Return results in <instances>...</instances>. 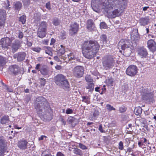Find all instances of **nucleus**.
<instances>
[{
    "label": "nucleus",
    "mask_w": 156,
    "mask_h": 156,
    "mask_svg": "<svg viewBox=\"0 0 156 156\" xmlns=\"http://www.w3.org/2000/svg\"><path fill=\"white\" fill-rule=\"evenodd\" d=\"M100 48L98 42L95 41H90L84 42L82 53L86 58L90 59L96 55Z\"/></svg>",
    "instance_id": "f257e3e1"
},
{
    "label": "nucleus",
    "mask_w": 156,
    "mask_h": 156,
    "mask_svg": "<svg viewBox=\"0 0 156 156\" xmlns=\"http://www.w3.org/2000/svg\"><path fill=\"white\" fill-rule=\"evenodd\" d=\"M35 104V108L37 110L38 114H41L43 115L46 114H49L48 112L49 109L48 104L45 98L41 97L37 99Z\"/></svg>",
    "instance_id": "f03ea898"
},
{
    "label": "nucleus",
    "mask_w": 156,
    "mask_h": 156,
    "mask_svg": "<svg viewBox=\"0 0 156 156\" xmlns=\"http://www.w3.org/2000/svg\"><path fill=\"white\" fill-rule=\"evenodd\" d=\"M118 47L124 50V54L126 56H129L132 52V46L129 41L127 40H121L119 43Z\"/></svg>",
    "instance_id": "7ed1b4c3"
},
{
    "label": "nucleus",
    "mask_w": 156,
    "mask_h": 156,
    "mask_svg": "<svg viewBox=\"0 0 156 156\" xmlns=\"http://www.w3.org/2000/svg\"><path fill=\"white\" fill-rule=\"evenodd\" d=\"M54 79L55 82L57 85L63 87H69V85L68 81L62 74H59L57 75L55 77Z\"/></svg>",
    "instance_id": "20e7f679"
},
{
    "label": "nucleus",
    "mask_w": 156,
    "mask_h": 156,
    "mask_svg": "<svg viewBox=\"0 0 156 156\" xmlns=\"http://www.w3.org/2000/svg\"><path fill=\"white\" fill-rule=\"evenodd\" d=\"M103 65L106 69H108L114 65L115 61L112 56H107L103 59Z\"/></svg>",
    "instance_id": "39448f33"
},
{
    "label": "nucleus",
    "mask_w": 156,
    "mask_h": 156,
    "mask_svg": "<svg viewBox=\"0 0 156 156\" xmlns=\"http://www.w3.org/2000/svg\"><path fill=\"white\" fill-rule=\"evenodd\" d=\"M138 72V69L135 65H130L126 69V73L127 75L130 76H135Z\"/></svg>",
    "instance_id": "423d86ee"
},
{
    "label": "nucleus",
    "mask_w": 156,
    "mask_h": 156,
    "mask_svg": "<svg viewBox=\"0 0 156 156\" xmlns=\"http://www.w3.org/2000/svg\"><path fill=\"white\" fill-rule=\"evenodd\" d=\"M9 69L11 72L15 75L22 74L23 73V68L20 67L16 65L10 66Z\"/></svg>",
    "instance_id": "0eeeda50"
},
{
    "label": "nucleus",
    "mask_w": 156,
    "mask_h": 156,
    "mask_svg": "<svg viewBox=\"0 0 156 156\" xmlns=\"http://www.w3.org/2000/svg\"><path fill=\"white\" fill-rule=\"evenodd\" d=\"M105 15L108 18H114L119 16L123 12L122 10H106Z\"/></svg>",
    "instance_id": "6e6552de"
},
{
    "label": "nucleus",
    "mask_w": 156,
    "mask_h": 156,
    "mask_svg": "<svg viewBox=\"0 0 156 156\" xmlns=\"http://www.w3.org/2000/svg\"><path fill=\"white\" fill-rule=\"evenodd\" d=\"M73 74L74 76L78 77H82L84 73V69L81 66H77L73 69Z\"/></svg>",
    "instance_id": "1a4fd4ad"
},
{
    "label": "nucleus",
    "mask_w": 156,
    "mask_h": 156,
    "mask_svg": "<svg viewBox=\"0 0 156 156\" xmlns=\"http://www.w3.org/2000/svg\"><path fill=\"white\" fill-rule=\"evenodd\" d=\"M11 42L10 39L8 37L2 38L0 41V47L7 48L10 45Z\"/></svg>",
    "instance_id": "9d476101"
},
{
    "label": "nucleus",
    "mask_w": 156,
    "mask_h": 156,
    "mask_svg": "<svg viewBox=\"0 0 156 156\" xmlns=\"http://www.w3.org/2000/svg\"><path fill=\"white\" fill-rule=\"evenodd\" d=\"M79 25L76 23H72L70 26L69 33L71 35H73L76 34L78 30Z\"/></svg>",
    "instance_id": "9b49d317"
},
{
    "label": "nucleus",
    "mask_w": 156,
    "mask_h": 156,
    "mask_svg": "<svg viewBox=\"0 0 156 156\" xmlns=\"http://www.w3.org/2000/svg\"><path fill=\"white\" fill-rule=\"evenodd\" d=\"M147 47L152 52L156 51V43L152 39L148 40L147 42Z\"/></svg>",
    "instance_id": "f8f14e48"
},
{
    "label": "nucleus",
    "mask_w": 156,
    "mask_h": 156,
    "mask_svg": "<svg viewBox=\"0 0 156 156\" xmlns=\"http://www.w3.org/2000/svg\"><path fill=\"white\" fill-rule=\"evenodd\" d=\"M87 28L88 30L92 32L95 30L96 27L93 21L91 20H89L87 21Z\"/></svg>",
    "instance_id": "ddd939ff"
},
{
    "label": "nucleus",
    "mask_w": 156,
    "mask_h": 156,
    "mask_svg": "<svg viewBox=\"0 0 156 156\" xmlns=\"http://www.w3.org/2000/svg\"><path fill=\"white\" fill-rule=\"evenodd\" d=\"M28 142L26 140H21L18 141L17 145L18 147L22 150H25L27 148Z\"/></svg>",
    "instance_id": "4468645a"
},
{
    "label": "nucleus",
    "mask_w": 156,
    "mask_h": 156,
    "mask_svg": "<svg viewBox=\"0 0 156 156\" xmlns=\"http://www.w3.org/2000/svg\"><path fill=\"white\" fill-rule=\"evenodd\" d=\"M138 53L139 56L141 58H146L148 55L146 49L144 48H140L138 50Z\"/></svg>",
    "instance_id": "2eb2a0df"
},
{
    "label": "nucleus",
    "mask_w": 156,
    "mask_h": 156,
    "mask_svg": "<svg viewBox=\"0 0 156 156\" xmlns=\"http://www.w3.org/2000/svg\"><path fill=\"white\" fill-rule=\"evenodd\" d=\"M131 38L133 41H137L140 38V37L137 31H135L133 32L131 35Z\"/></svg>",
    "instance_id": "dca6fc26"
},
{
    "label": "nucleus",
    "mask_w": 156,
    "mask_h": 156,
    "mask_svg": "<svg viewBox=\"0 0 156 156\" xmlns=\"http://www.w3.org/2000/svg\"><path fill=\"white\" fill-rule=\"evenodd\" d=\"M20 42L18 41H16L13 44L12 48V51L15 52L17 51L18 49L20 47Z\"/></svg>",
    "instance_id": "f3484780"
},
{
    "label": "nucleus",
    "mask_w": 156,
    "mask_h": 156,
    "mask_svg": "<svg viewBox=\"0 0 156 156\" xmlns=\"http://www.w3.org/2000/svg\"><path fill=\"white\" fill-rule=\"evenodd\" d=\"M40 72L43 75H47L48 74L49 70L48 68L45 66H42L40 69Z\"/></svg>",
    "instance_id": "a211bd4d"
},
{
    "label": "nucleus",
    "mask_w": 156,
    "mask_h": 156,
    "mask_svg": "<svg viewBox=\"0 0 156 156\" xmlns=\"http://www.w3.org/2000/svg\"><path fill=\"white\" fill-rule=\"evenodd\" d=\"M48 24L45 22H42L39 26L38 29L46 31Z\"/></svg>",
    "instance_id": "6ab92c4d"
},
{
    "label": "nucleus",
    "mask_w": 156,
    "mask_h": 156,
    "mask_svg": "<svg viewBox=\"0 0 156 156\" xmlns=\"http://www.w3.org/2000/svg\"><path fill=\"white\" fill-rule=\"evenodd\" d=\"M46 34V31L38 29L37 34L39 37L43 38L45 37Z\"/></svg>",
    "instance_id": "aec40b11"
},
{
    "label": "nucleus",
    "mask_w": 156,
    "mask_h": 156,
    "mask_svg": "<svg viewBox=\"0 0 156 156\" xmlns=\"http://www.w3.org/2000/svg\"><path fill=\"white\" fill-rule=\"evenodd\" d=\"M6 146V144L3 140H0V152H3L5 149Z\"/></svg>",
    "instance_id": "412c9836"
},
{
    "label": "nucleus",
    "mask_w": 156,
    "mask_h": 156,
    "mask_svg": "<svg viewBox=\"0 0 156 156\" xmlns=\"http://www.w3.org/2000/svg\"><path fill=\"white\" fill-rule=\"evenodd\" d=\"M26 54L24 52H22L19 53L17 54V59L19 61H22L25 58Z\"/></svg>",
    "instance_id": "4be33fe9"
},
{
    "label": "nucleus",
    "mask_w": 156,
    "mask_h": 156,
    "mask_svg": "<svg viewBox=\"0 0 156 156\" xmlns=\"http://www.w3.org/2000/svg\"><path fill=\"white\" fill-rule=\"evenodd\" d=\"M9 121V119L8 116H4L0 119V123L2 124H5L8 123Z\"/></svg>",
    "instance_id": "5701e85b"
},
{
    "label": "nucleus",
    "mask_w": 156,
    "mask_h": 156,
    "mask_svg": "<svg viewBox=\"0 0 156 156\" xmlns=\"http://www.w3.org/2000/svg\"><path fill=\"white\" fill-rule=\"evenodd\" d=\"M149 21L148 17L141 18L140 20V22L141 25L145 26L147 24Z\"/></svg>",
    "instance_id": "b1692460"
},
{
    "label": "nucleus",
    "mask_w": 156,
    "mask_h": 156,
    "mask_svg": "<svg viewBox=\"0 0 156 156\" xmlns=\"http://www.w3.org/2000/svg\"><path fill=\"white\" fill-rule=\"evenodd\" d=\"M94 84L92 83H88L86 88L87 89H88L89 92H92L94 89Z\"/></svg>",
    "instance_id": "393cba45"
},
{
    "label": "nucleus",
    "mask_w": 156,
    "mask_h": 156,
    "mask_svg": "<svg viewBox=\"0 0 156 156\" xmlns=\"http://www.w3.org/2000/svg\"><path fill=\"white\" fill-rule=\"evenodd\" d=\"M5 22V15H3L0 13V26H2Z\"/></svg>",
    "instance_id": "a878e982"
},
{
    "label": "nucleus",
    "mask_w": 156,
    "mask_h": 156,
    "mask_svg": "<svg viewBox=\"0 0 156 156\" xmlns=\"http://www.w3.org/2000/svg\"><path fill=\"white\" fill-rule=\"evenodd\" d=\"M134 112L136 115H139L142 113V108L140 107H136L134 110Z\"/></svg>",
    "instance_id": "bb28decb"
},
{
    "label": "nucleus",
    "mask_w": 156,
    "mask_h": 156,
    "mask_svg": "<svg viewBox=\"0 0 156 156\" xmlns=\"http://www.w3.org/2000/svg\"><path fill=\"white\" fill-rule=\"evenodd\" d=\"M82 101L86 103L87 104L90 103V98L88 96H82Z\"/></svg>",
    "instance_id": "cd10ccee"
},
{
    "label": "nucleus",
    "mask_w": 156,
    "mask_h": 156,
    "mask_svg": "<svg viewBox=\"0 0 156 156\" xmlns=\"http://www.w3.org/2000/svg\"><path fill=\"white\" fill-rule=\"evenodd\" d=\"M15 9L17 10L20 9H21L22 4L20 2H16L14 5Z\"/></svg>",
    "instance_id": "c85d7f7f"
},
{
    "label": "nucleus",
    "mask_w": 156,
    "mask_h": 156,
    "mask_svg": "<svg viewBox=\"0 0 156 156\" xmlns=\"http://www.w3.org/2000/svg\"><path fill=\"white\" fill-rule=\"evenodd\" d=\"M74 153L77 155H79L80 156H82L83 155L82 151L79 149L77 148H75L73 150Z\"/></svg>",
    "instance_id": "c756f323"
},
{
    "label": "nucleus",
    "mask_w": 156,
    "mask_h": 156,
    "mask_svg": "<svg viewBox=\"0 0 156 156\" xmlns=\"http://www.w3.org/2000/svg\"><path fill=\"white\" fill-rule=\"evenodd\" d=\"M67 58L69 60H72L73 59L74 60L75 58V56L73 53H70L69 54L67 55Z\"/></svg>",
    "instance_id": "7c9ffc66"
},
{
    "label": "nucleus",
    "mask_w": 156,
    "mask_h": 156,
    "mask_svg": "<svg viewBox=\"0 0 156 156\" xmlns=\"http://www.w3.org/2000/svg\"><path fill=\"white\" fill-rule=\"evenodd\" d=\"M113 82V79L112 78H108L105 80V82L108 85H112Z\"/></svg>",
    "instance_id": "2f4dec72"
},
{
    "label": "nucleus",
    "mask_w": 156,
    "mask_h": 156,
    "mask_svg": "<svg viewBox=\"0 0 156 156\" xmlns=\"http://www.w3.org/2000/svg\"><path fill=\"white\" fill-rule=\"evenodd\" d=\"M101 41L103 42L104 43H107V38L106 35L105 34H102L101 36Z\"/></svg>",
    "instance_id": "473e14b6"
},
{
    "label": "nucleus",
    "mask_w": 156,
    "mask_h": 156,
    "mask_svg": "<svg viewBox=\"0 0 156 156\" xmlns=\"http://www.w3.org/2000/svg\"><path fill=\"white\" fill-rule=\"evenodd\" d=\"M108 28L106 24L104 22H101L100 24V28L101 29H107Z\"/></svg>",
    "instance_id": "72a5a7b5"
},
{
    "label": "nucleus",
    "mask_w": 156,
    "mask_h": 156,
    "mask_svg": "<svg viewBox=\"0 0 156 156\" xmlns=\"http://www.w3.org/2000/svg\"><path fill=\"white\" fill-rule=\"evenodd\" d=\"M65 52L64 48H60L58 51V54L59 55H62Z\"/></svg>",
    "instance_id": "f704fd0d"
},
{
    "label": "nucleus",
    "mask_w": 156,
    "mask_h": 156,
    "mask_svg": "<svg viewBox=\"0 0 156 156\" xmlns=\"http://www.w3.org/2000/svg\"><path fill=\"white\" fill-rule=\"evenodd\" d=\"M26 20V16L24 15H23L20 18L19 21L21 22L23 24H24L25 23Z\"/></svg>",
    "instance_id": "c9c22d12"
},
{
    "label": "nucleus",
    "mask_w": 156,
    "mask_h": 156,
    "mask_svg": "<svg viewBox=\"0 0 156 156\" xmlns=\"http://www.w3.org/2000/svg\"><path fill=\"white\" fill-rule=\"evenodd\" d=\"M85 80L88 83L91 82L93 81V80L91 78L90 75H87L85 77Z\"/></svg>",
    "instance_id": "e433bc0d"
},
{
    "label": "nucleus",
    "mask_w": 156,
    "mask_h": 156,
    "mask_svg": "<svg viewBox=\"0 0 156 156\" xmlns=\"http://www.w3.org/2000/svg\"><path fill=\"white\" fill-rule=\"evenodd\" d=\"M106 107L107 108V109L110 111H111L112 110H115V108H114L112 106L110 105L109 104H108L106 105Z\"/></svg>",
    "instance_id": "4c0bfd02"
},
{
    "label": "nucleus",
    "mask_w": 156,
    "mask_h": 156,
    "mask_svg": "<svg viewBox=\"0 0 156 156\" xmlns=\"http://www.w3.org/2000/svg\"><path fill=\"white\" fill-rule=\"evenodd\" d=\"M53 23L55 26L58 25L59 23V21L57 18H55L53 20Z\"/></svg>",
    "instance_id": "58836bf2"
},
{
    "label": "nucleus",
    "mask_w": 156,
    "mask_h": 156,
    "mask_svg": "<svg viewBox=\"0 0 156 156\" xmlns=\"http://www.w3.org/2000/svg\"><path fill=\"white\" fill-rule=\"evenodd\" d=\"M39 80L40 81L41 85L42 86H44L46 83L45 80L44 78H40Z\"/></svg>",
    "instance_id": "ea45409f"
},
{
    "label": "nucleus",
    "mask_w": 156,
    "mask_h": 156,
    "mask_svg": "<svg viewBox=\"0 0 156 156\" xmlns=\"http://www.w3.org/2000/svg\"><path fill=\"white\" fill-rule=\"evenodd\" d=\"M126 108L124 106H122L119 108V111L121 113L123 112L126 111Z\"/></svg>",
    "instance_id": "a19ab883"
},
{
    "label": "nucleus",
    "mask_w": 156,
    "mask_h": 156,
    "mask_svg": "<svg viewBox=\"0 0 156 156\" xmlns=\"http://www.w3.org/2000/svg\"><path fill=\"white\" fill-rule=\"evenodd\" d=\"M79 147L83 150H86L87 149V147L81 143L79 144Z\"/></svg>",
    "instance_id": "79ce46f5"
},
{
    "label": "nucleus",
    "mask_w": 156,
    "mask_h": 156,
    "mask_svg": "<svg viewBox=\"0 0 156 156\" xmlns=\"http://www.w3.org/2000/svg\"><path fill=\"white\" fill-rule=\"evenodd\" d=\"M5 63V61L4 59V58L2 57H0V65L3 66Z\"/></svg>",
    "instance_id": "37998d69"
},
{
    "label": "nucleus",
    "mask_w": 156,
    "mask_h": 156,
    "mask_svg": "<svg viewBox=\"0 0 156 156\" xmlns=\"http://www.w3.org/2000/svg\"><path fill=\"white\" fill-rule=\"evenodd\" d=\"M119 149L121 150H122L123 149V143L122 141H120L119 143Z\"/></svg>",
    "instance_id": "c03bdc74"
},
{
    "label": "nucleus",
    "mask_w": 156,
    "mask_h": 156,
    "mask_svg": "<svg viewBox=\"0 0 156 156\" xmlns=\"http://www.w3.org/2000/svg\"><path fill=\"white\" fill-rule=\"evenodd\" d=\"M66 113L67 114H71L73 113V111L72 109L68 108L66 109Z\"/></svg>",
    "instance_id": "a18cd8bd"
},
{
    "label": "nucleus",
    "mask_w": 156,
    "mask_h": 156,
    "mask_svg": "<svg viewBox=\"0 0 156 156\" xmlns=\"http://www.w3.org/2000/svg\"><path fill=\"white\" fill-rule=\"evenodd\" d=\"M46 7L48 9H51L50 4L49 2H48L46 3Z\"/></svg>",
    "instance_id": "49530a36"
},
{
    "label": "nucleus",
    "mask_w": 156,
    "mask_h": 156,
    "mask_svg": "<svg viewBox=\"0 0 156 156\" xmlns=\"http://www.w3.org/2000/svg\"><path fill=\"white\" fill-rule=\"evenodd\" d=\"M99 112L97 110H95L93 113V115L94 117H96L99 115Z\"/></svg>",
    "instance_id": "de8ad7c7"
},
{
    "label": "nucleus",
    "mask_w": 156,
    "mask_h": 156,
    "mask_svg": "<svg viewBox=\"0 0 156 156\" xmlns=\"http://www.w3.org/2000/svg\"><path fill=\"white\" fill-rule=\"evenodd\" d=\"M99 131L101 133H105V131L103 129L101 125H100L99 127Z\"/></svg>",
    "instance_id": "09e8293b"
},
{
    "label": "nucleus",
    "mask_w": 156,
    "mask_h": 156,
    "mask_svg": "<svg viewBox=\"0 0 156 156\" xmlns=\"http://www.w3.org/2000/svg\"><path fill=\"white\" fill-rule=\"evenodd\" d=\"M45 53L46 54H48L50 56H52V52L48 50H46Z\"/></svg>",
    "instance_id": "8fccbe9b"
},
{
    "label": "nucleus",
    "mask_w": 156,
    "mask_h": 156,
    "mask_svg": "<svg viewBox=\"0 0 156 156\" xmlns=\"http://www.w3.org/2000/svg\"><path fill=\"white\" fill-rule=\"evenodd\" d=\"M41 49L39 48H34L33 49V50L37 52H39Z\"/></svg>",
    "instance_id": "3c124183"
},
{
    "label": "nucleus",
    "mask_w": 156,
    "mask_h": 156,
    "mask_svg": "<svg viewBox=\"0 0 156 156\" xmlns=\"http://www.w3.org/2000/svg\"><path fill=\"white\" fill-rule=\"evenodd\" d=\"M6 3L8 5L6 6V9H10V7H9V1L8 0H6Z\"/></svg>",
    "instance_id": "603ef678"
},
{
    "label": "nucleus",
    "mask_w": 156,
    "mask_h": 156,
    "mask_svg": "<svg viewBox=\"0 0 156 156\" xmlns=\"http://www.w3.org/2000/svg\"><path fill=\"white\" fill-rule=\"evenodd\" d=\"M23 2L24 4L27 5L30 3V0H23Z\"/></svg>",
    "instance_id": "864d4df0"
},
{
    "label": "nucleus",
    "mask_w": 156,
    "mask_h": 156,
    "mask_svg": "<svg viewBox=\"0 0 156 156\" xmlns=\"http://www.w3.org/2000/svg\"><path fill=\"white\" fill-rule=\"evenodd\" d=\"M56 156H65V155L63 154L61 152H57L56 154Z\"/></svg>",
    "instance_id": "5fc2aeb1"
},
{
    "label": "nucleus",
    "mask_w": 156,
    "mask_h": 156,
    "mask_svg": "<svg viewBox=\"0 0 156 156\" xmlns=\"http://www.w3.org/2000/svg\"><path fill=\"white\" fill-rule=\"evenodd\" d=\"M23 34L22 32H20L19 34L18 37L20 38H22L23 37Z\"/></svg>",
    "instance_id": "6e6d98bb"
},
{
    "label": "nucleus",
    "mask_w": 156,
    "mask_h": 156,
    "mask_svg": "<svg viewBox=\"0 0 156 156\" xmlns=\"http://www.w3.org/2000/svg\"><path fill=\"white\" fill-rule=\"evenodd\" d=\"M54 59L57 62H59L60 61V60L57 56H55L54 57Z\"/></svg>",
    "instance_id": "4d7b16f0"
},
{
    "label": "nucleus",
    "mask_w": 156,
    "mask_h": 156,
    "mask_svg": "<svg viewBox=\"0 0 156 156\" xmlns=\"http://www.w3.org/2000/svg\"><path fill=\"white\" fill-rule=\"evenodd\" d=\"M55 68L57 70H60L62 69L61 66L57 65L55 67Z\"/></svg>",
    "instance_id": "13d9d810"
},
{
    "label": "nucleus",
    "mask_w": 156,
    "mask_h": 156,
    "mask_svg": "<svg viewBox=\"0 0 156 156\" xmlns=\"http://www.w3.org/2000/svg\"><path fill=\"white\" fill-rule=\"evenodd\" d=\"M48 40H44L43 41V43L45 45H48Z\"/></svg>",
    "instance_id": "bf43d9fd"
},
{
    "label": "nucleus",
    "mask_w": 156,
    "mask_h": 156,
    "mask_svg": "<svg viewBox=\"0 0 156 156\" xmlns=\"http://www.w3.org/2000/svg\"><path fill=\"white\" fill-rule=\"evenodd\" d=\"M55 39H54L53 38H52L51 40V41L50 43V44L52 45L55 42Z\"/></svg>",
    "instance_id": "052dcab7"
},
{
    "label": "nucleus",
    "mask_w": 156,
    "mask_h": 156,
    "mask_svg": "<svg viewBox=\"0 0 156 156\" xmlns=\"http://www.w3.org/2000/svg\"><path fill=\"white\" fill-rule=\"evenodd\" d=\"M147 9H151V7L148 6H145L143 8V10H147Z\"/></svg>",
    "instance_id": "680f3d73"
},
{
    "label": "nucleus",
    "mask_w": 156,
    "mask_h": 156,
    "mask_svg": "<svg viewBox=\"0 0 156 156\" xmlns=\"http://www.w3.org/2000/svg\"><path fill=\"white\" fill-rule=\"evenodd\" d=\"M44 137H46V136H41V137L39 138V140H43Z\"/></svg>",
    "instance_id": "e2e57ef3"
},
{
    "label": "nucleus",
    "mask_w": 156,
    "mask_h": 156,
    "mask_svg": "<svg viewBox=\"0 0 156 156\" xmlns=\"http://www.w3.org/2000/svg\"><path fill=\"white\" fill-rule=\"evenodd\" d=\"M32 43L30 42L29 41H27V45L29 47H30L32 45Z\"/></svg>",
    "instance_id": "0e129e2a"
},
{
    "label": "nucleus",
    "mask_w": 156,
    "mask_h": 156,
    "mask_svg": "<svg viewBox=\"0 0 156 156\" xmlns=\"http://www.w3.org/2000/svg\"><path fill=\"white\" fill-rule=\"evenodd\" d=\"M40 66V65L39 64H37L36 65V66L35 67V69L37 70L39 69Z\"/></svg>",
    "instance_id": "69168bd1"
},
{
    "label": "nucleus",
    "mask_w": 156,
    "mask_h": 156,
    "mask_svg": "<svg viewBox=\"0 0 156 156\" xmlns=\"http://www.w3.org/2000/svg\"><path fill=\"white\" fill-rule=\"evenodd\" d=\"M148 97V96L147 95H145V97H144L143 96H142V98L144 100H145L147 99V98Z\"/></svg>",
    "instance_id": "338daca9"
},
{
    "label": "nucleus",
    "mask_w": 156,
    "mask_h": 156,
    "mask_svg": "<svg viewBox=\"0 0 156 156\" xmlns=\"http://www.w3.org/2000/svg\"><path fill=\"white\" fill-rule=\"evenodd\" d=\"M132 151V149L130 148H128L127 150V152H130Z\"/></svg>",
    "instance_id": "774afa93"
}]
</instances>
